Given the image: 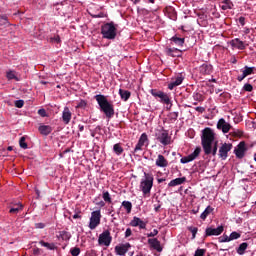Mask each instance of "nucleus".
I'll list each match as a JSON object with an SVG mask.
<instances>
[{
    "label": "nucleus",
    "instance_id": "f257e3e1",
    "mask_svg": "<svg viewBox=\"0 0 256 256\" xmlns=\"http://www.w3.org/2000/svg\"><path fill=\"white\" fill-rule=\"evenodd\" d=\"M202 147L205 155H217V142H215V132L211 128L202 131Z\"/></svg>",
    "mask_w": 256,
    "mask_h": 256
},
{
    "label": "nucleus",
    "instance_id": "f03ea898",
    "mask_svg": "<svg viewBox=\"0 0 256 256\" xmlns=\"http://www.w3.org/2000/svg\"><path fill=\"white\" fill-rule=\"evenodd\" d=\"M95 99L100 107V111L106 115V118L113 119L115 116V108L113 103L107 100V96L98 94L95 96Z\"/></svg>",
    "mask_w": 256,
    "mask_h": 256
},
{
    "label": "nucleus",
    "instance_id": "7ed1b4c3",
    "mask_svg": "<svg viewBox=\"0 0 256 256\" xmlns=\"http://www.w3.org/2000/svg\"><path fill=\"white\" fill-rule=\"evenodd\" d=\"M153 181V174L144 172V177L140 181V191H142L143 195H151Z\"/></svg>",
    "mask_w": 256,
    "mask_h": 256
},
{
    "label": "nucleus",
    "instance_id": "20e7f679",
    "mask_svg": "<svg viewBox=\"0 0 256 256\" xmlns=\"http://www.w3.org/2000/svg\"><path fill=\"white\" fill-rule=\"evenodd\" d=\"M101 34L104 39L113 40L117 37V26L110 22L101 26Z\"/></svg>",
    "mask_w": 256,
    "mask_h": 256
},
{
    "label": "nucleus",
    "instance_id": "39448f33",
    "mask_svg": "<svg viewBox=\"0 0 256 256\" xmlns=\"http://www.w3.org/2000/svg\"><path fill=\"white\" fill-rule=\"evenodd\" d=\"M101 225V210H96L91 213L89 229L92 231Z\"/></svg>",
    "mask_w": 256,
    "mask_h": 256
},
{
    "label": "nucleus",
    "instance_id": "423d86ee",
    "mask_svg": "<svg viewBox=\"0 0 256 256\" xmlns=\"http://www.w3.org/2000/svg\"><path fill=\"white\" fill-rule=\"evenodd\" d=\"M156 139L161 143V145H171V136H169V132H167V130H159L158 133H156Z\"/></svg>",
    "mask_w": 256,
    "mask_h": 256
},
{
    "label": "nucleus",
    "instance_id": "0eeeda50",
    "mask_svg": "<svg viewBox=\"0 0 256 256\" xmlns=\"http://www.w3.org/2000/svg\"><path fill=\"white\" fill-rule=\"evenodd\" d=\"M111 241H113V237H111V232L109 230H105L103 233L99 235V238H98L99 245H104L105 247H109V245H111Z\"/></svg>",
    "mask_w": 256,
    "mask_h": 256
},
{
    "label": "nucleus",
    "instance_id": "6e6552de",
    "mask_svg": "<svg viewBox=\"0 0 256 256\" xmlns=\"http://www.w3.org/2000/svg\"><path fill=\"white\" fill-rule=\"evenodd\" d=\"M232 149H233V144H231V143L222 144V146L219 148V152H218L220 159L225 161V159H227V157H229V151H231Z\"/></svg>",
    "mask_w": 256,
    "mask_h": 256
},
{
    "label": "nucleus",
    "instance_id": "1a4fd4ad",
    "mask_svg": "<svg viewBox=\"0 0 256 256\" xmlns=\"http://www.w3.org/2000/svg\"><path fill=\"white\" fill-rule=\"evenodd\" d=\"M198 155H201V148L197 147L193 153L189 154L188 156L182 157L180 159V163H191V161H195Z\"/></svg>",
    "mask_w": 256,
    "mask_h": 256
},
{
    "label": "nucleus",
    "instance_id": "9d476101",
    "mask_svg": "<svg viewBox=\"0 0 256 256\" xmlns=\"http://www.w3.org/2000/svg\"><path fill=\"white\" fill-rule=\"evenodd\" d=\"M247 151V146L245 142H240L234 149V153L238 159H243L245 157V152Z\"/></svg>",
    "mask_w": 256,
    "mask_h": 256
},
{
    "label": "nucleus",
    "instance_id": "9b49d317",
    "mask_svg": "<svg viewBox=\"0 0 256 256\" xmlns=\"http://www.w3.org/2000/svg\"><path fill=\"white\" fill-rule=\"evenodd\" d=\"M217 129H220L222 133H229V131H231V124L225 121V119L221 118L217 123Z\"/></svg>",
    "mask_w": 256,
    "mask_h": 256
},
{
    "label": "nucleus",
    "instance_id": "f8f14e48",
    "mask_svg": "<svg viewBox=\"0 0 256 256\" xmlns=\"http://www.w3.org/2000/svg\"><path fill=\"white\" fill-rule=\"evenodd\" d=\"M131 227H139V229H146L147 222L141 220V218L134 216L130 222Z\"/></svg>",
    "mask_w": 256,
    "mask_h": 256
},
{
    "label": "nucleus",
    "instance_id": "ddd939ff",
    "mask_svg": "<svg viewBox=\"0 0 256 256\" xmlns=\"http://www.w3.org/2000/svg\"><path fill=\"white\" fill-rule=\"evenodd\" d=\"M148 245H150L152 249H155V251H158V253H161V251H163V247H161V242L157 238L148 239Z\"/></svg>",
    "mask_w": 256,
    "mask_h": 256
},
{
    "label": "nucleus",
    "instance_id": "4468645a",
    "mask_svg": "<svg viewBox=\"0 0 256 256\" xmlns=\"http://www.w3.org/2000/svg\"><path fill=\"white\" fill-rule=\"evenodd\" d=\"M71 110L69 107H64V110L62 112V121L65 123V125H69L71 123V117H72Z\"/></svg>",
    "mask_w": 256,
    "mask_h": 256
},
{
    "label": "nucleus",
    "instance_id": "2eb2a0df",
    "mask_svg": "<svg viewBox=\"0 0 256 256\" xmlns=\"http://www.w3.org/2000/svg\"><path fill=\"white\" fill-rule=\"evenodd\" d=\"M230 45L231 47H233V49H239L240 51H243V49H245V43L239 38L231 40Z\"/></svg>",
    "mask_w": 256,
    "mask_h": 256
},
{
    "label": "nucleus",
    "instance_id": "dca6fc26",
    "mask_svg": "<svg viewBox=\"0 0 256 256\" xmlns=\"http://www.w3.org/2000/svg\"><path fill=\"white\" fill-rule=\"evenodd\" d=\"M223 233V226H218L217 228H207L206 235L211 237V235H221Z\"/></svg>",
    "mask_w": 256,
    "mask_h": 256
},
{
    "label": "nucleus",
    "instance_id": "f3484780",
    "mask_svg": "<svg viewBox=\"0 0 256 256\" xmlns=\"http://www.w3.org/2000/svg\"><path fill=\"white\" fill-rule=\"evenodd\" d=\"M181 83H183V77L182 76H177L175 78V80H172L168 84V89H170V91H173V89H175V87H179V85H181Z\"/></svg>",
    "mask_w": 256,
    "mask_h": 256
},
{
    "label": "nucleus",
    "instance_id": "a211bd4d",
    "mask_svg": "<svg viewBox=\"0 0 256 256\" xmlns=\"http://www.w3.org/2000/svg\"><path fill=\"white\" fill-rule=\"evenodd\" d=\"M169 165V161L165 159V156L159 154L156 159V167H162L165 168Z\"/></svg>",
    "mask_w": 256,
    "mask_h": 256
},
{
    "label": "nucleus",
    "instance_id": "6ab92c4d",
    "mask_svg": "<svg viewBox=\"0 0 256 256\" xmlns=\"http://www.w3.org/2000/svg\"><path fill=\"white\" fill-rule=\"evenodd\" d=\"M200 73L202 75H211L213 73V66L211 64H202L200 66Z\"/></svg>",
    "mask_w": 256,
    "mask_h": 256
},
{
    "label": "nucleus",
    "instance_id": "aec40b11",
    "mask_svg": "<svg viewBox=\"0 0 256 256\" xmlns=\"http://www.w3.org/2000/svg\"><path fill=\"white\" fill-rule=\"evenodd\" d=\"M165 53L169 57H181V50L177 48H166Z\"/></svg>",
    "mask_w": 256,
    "mask_h": 256
},
{
    "label": "nucleus",
    "instance_id": "412c9836",
    "mask_svg": "<svg viewBox=\"0 0 256 256\" xmlns=\"http://www.w3.org/2000/svg\"><path fill=\"white\" fill-rule=\"evenodd\" d=\"M187 181V178H176L174 180H171L168 184V187H177V185H183Z\"/></svg>",
    "mask_w": 256,
    "mask_h": 256
},
{
    "label": "nucleus",
    "instance_id": "4be33fe9",
    "mask_svg": "<svg viewBox=\"0 0 256 256\" xmlns=\"http://www.w3.org/2000/svg\"><path fill=\"white\" fill-rule=\"evenodd\" d=\"M158 99H160L161 103H165V105H170L168 109H171V98H169V95H167V93L162 92Z\"/></svg>",
    "mask_w": 256,
    "mask_h": 256
},
{
    "label": "nucleus",
    "instance_id": "5701e85b",
    "mask_svg": "<svg viewBox=\"0 0 256 256\" xmlns=\"http://www.w3.org/2000/svg\"><path fill=\"white\" fill-rule=\"evenodd\" d=\"M38 131L41 133V135H49L51 131H53V128L49 125H41L38 128Z\"/></svg>",
    "mask_w": 256,
    "mask_h": 256
},
{
    "label": "nucleus",
    "instance_id": "b1692460",
    "mask_svg": "<svg viewBox=\"0 0 256 256\" xmlns=\"http://www.w3.org/2000/svg\"><path fill=\"white\" fill-rule=\"evenodd\" d=\"M220 8L223 10V11H227L229 9H233V2H231L230 0H225V1H222L220 3Z\"/></svg>",
    "mask_w": 256,
    "mask_h": 256
},
{
    "label": "nucleus",
    "instance_id": "393cba45",
    "mask_svg": "<svg viewBox=\"0 0 256 256\" xmlns=\"http://www.w3.org/2000/svg\"><path fill=\"white\" fill-rule=\"evenodd\" d=\"M119 95L123 101H129V98L131 97V92H129V90L120 89Z\"/></svg>",
    "mask_w": 256,
    "mask_h": 256
},
{
    "label": "nucleus",
    "instance_id": "a878e982",
    "mask_svg": "<svg viewBox=\"0 0 256 256\" xmlns=\"http://www.w3.org/2000/svg\"><path fill=\"white\" fill-rule=\"evenodd\" d=\"M211 213H213V208L211 206H208L200 215V219H202V221H205V219H207V217H209Z\"/></svg>",
    "mask_w": 256,
    "mask_h": 256
},
{
    "label": "nucleus",
    "instance_id": "bb28decb",
    "mask_svg": "<svg viewBox=\"0 0 256 256\" xmlns=\"http://www.w3.org/2000/svg\"><path fill=\"white\" fill-rule=\"evenodd\" d=\"M171 41H173V43H175V45H177L178 47H183V45L185 44V38H179L177 36H173L171 38Z\"/></svg>",
    "mask_w": 256,
    "mask_h": 256
},
{
    "label": "nucleus",
    "instance_id": "cd10ccee",
    "mask_svg": "<svg viewBox=\"0 0 256 256\" xmlns=\"http://www.w3.org/2000/svg\"><path fill=\"white\" fill-rule=\"evenodd\" d=\"M247 247H249V244L246 242H243L242 244L239 245L237 248V253L238 255H245V251H247Z\"/></svg>",
    "mask_w": 256,
    "mask_h": 256
},
{
    "label": "nucleus",
    "instance_id": "c85d7f7f",
    "mask_svg": "<svg viewBox=\"0 0 256 256\" xmlns=\"http://www.w3.org/2000/svg\"><path fill=\"white\" fill-rule=\"evenodd\" d=\"M127 251H128V249H127V246H125V245L115 247L116 254H118L120 256L125 255V253H127Z\"/></svg>",
    "mask_w": 256,
    "mask_h": 256
},
{
    "label": "nucleus",
    "instance_id": "c756f323",
    "mask_svg": "<svg viewBox=\"0 0 256 256\" xmlns=\"http://www.w3.org/2000/svg\"><path fill=\"white\" fill-rule=\"evenodd\" d=\"M39 244L42 246V247H46V249H49V251H55L56 247H55V243H48V242H45V241H40Z\"/></svg>",
    "mask_w": 256,
    "mask_h": 256
},
{
    "label": "nucleus",
    "instance_id": "7c9ffc66",
    "mask_svg": "<svg viewBox=\"0 0 256 256\" xmlns=\"http://www.w3.org/2000/svg\"><path fill=\"white\" fill-rule=\"evenodd\" d=\"M113 151L116 155H122L123 154V146H121V144L117 143V144H114L113 146Z\"/></svg>",
    "mask_w": 256,
    "mask_h": 256
},
{
    "label": "nucleus",
    "instance_id": "2f4dec72",
    "mask_svg": "<svg viewBox=\"0 0 256 256\" xmlns=\"http://www.w3.org/2000/svg\"><path fill=\"white\" fill-rule=\"evenodd\" d=\"M138 142L142 143L144 146L147 147L149 145V138L146 133H142Z\"/></svg>",
    "mask_w": 256,
    "mask_h": 256
},
{
    "label": "nucleus",
    "instance_id": "473e14b6",
    "mask_svg": "<svg viewBox=\"0 0 256 256\" xmlns=\"http://www.w3.org/2000/svg\"><path fill=\"white\" fill-rule=\"evenodd\" d=\"M253 71H255V67H249V66H245L244 70L242 71V73L244 74V76H249V75H253Z\"/></svg>",
    "mask_w": 256,
    "mask_h": 256
},
{
    "label": "nucleus",
    "instance_id": "72a5a7b5",
    "mask_svg": "<svg viewBox=\"0 0 256 256\" xmlns=\"http://www.w3.org/2000/svg\"><path fill=\"white\" fill-rule=\"evenodd\" d=\"M102 198L104 199L105 203H113V200L111 199V194H109L108 191H103Z\"/></svg>",
    "mask_w": 256,
    "mask_h": 256
},
{
    "label": "nucleus",
    "instance_id": "f704fd0d",
    "mask_svg": "<svg viewBox=\"0 0 256 256\" xmlns=\"http://www.w3.org/2000/svg\"><path fill=\"white\" fill-rule=\"evenodd\" d=\"M122 207H124V209H126L127 213H131V209H133V204H131L130 201H123Z\"/></svg>",
    "mask_w": 256,
    "mask_h": 256
},
{
    "label": "nucleus",
    "instance_id": "c9c22d12",
    "mask_svg": "<svg viewBox=\"0 0 256 256\" xmlns=\"http://www.w3.org/2000/svg\"><path fill=\"white\" fill-rule=\"evenodd\" d=\"M23 209V205L21 204H16L14 207L10 209V213H19Z\"/></svg>",
    "mask_w": 256,
    "mask_h": 256
},
{
    "label": "nucleus",
    "instance_id": "e433bc0d",
    "mask_svg": "<svg viewBox=\"0 0 256 256\" xmlns=\"http://www.w3.org/2000/svg\"><path fill=\"white\" fill-rule=\"evenodd\" d=\"M150 93H151V95H152L153 97H158V99H159V98L161 97L163 91L157 90V89H152V90L150 91Z\"/></svg>",
    "mask_w": 256,
    "mask_h": 256
},
{
    "label": "nucleus",
    "instance_id": "4c0bfd02",
    "mask_svg": "<svg viewBox=\"0 0 256 256\" xmlns=\"http://www.w3.org/2000/svg\"><path fill=\"white\" fill-rule=\"evenodd\" d=\"M229 237L230 241H234L235 239H239L241 234L239 232H232Z\"/></svg>",
    "mask_w": 256,
    "mask_h": 256
},
{
    "label": "nucleus",
    "instance_id": "58836bf2",
    "mask_svg": "<svg viewBox=\"0 0 256 256\" xmlns=\"http://www.w3.org/2000/svg\"><path fill=\"white\" fill-rule=\"evenodd\" d=\"M143 147H145V144H142L141 142L138 141L134 148V153H137L138 151H142Z\"/></svg>",
    "mask_w": 256,
    "mask_h": 256
},
{
    "label": "nucleus",
    "instance_id": "ea45409f",
    "mask_svg": "<svg viewBox=\"0 0 256 256\" xmlns=\"http://www.w3.org/2000/svg\"><path fill=\"white\" fill-rule=\"evenodd\" d=\"M206 251L207 250H205V249L198 248L195 251L194 256H205Z\"/></svg>",
    "mask_w": 256,
    "mask_h": 256
},
{
    "label": "nucleus",
    "instance_id": "a19ab883",
    "mask_svg": "<svg viewBox=\"0 0 256 256\" xmlns=\"http://www.w3.org/2000/svg\"><path fill=\"white\" fill-rule=\"evenodd\" d=\"M70 253L72 256H79V254L81 253V249L74 247L70 250Z\"/></svg>",
    "mask_w": 256,
    "mask_h": 256
},
{
    "label": "nucleus",
    "instance_id": "79ce46f5",
    "mask_svg": "<svg viewBox=\"0 0 256 256\" xmlns=\"http://www.w3.org/2000/svg\"><path fill=\"white\" fill-rule=\"evenodd\" d=\"M19 145H20L21 149H27V144L25 142L24 136L20 138Z\"/></svg>",
    "mask_w": 256,
    "mask_h": 256
},
{
    "label": "nucleus",
    "instance_id": "37998d69",
    "mask_svg": "<svg viewBox=\"0 0 256 256\" xmlns=\"http://www.w3.org/2000/svg\"><path fill=\"white\" fill-rule=\"evenodd\" d=\"M219 239H220V243H229V241H231L230 236H227V235H223Z\"/></svg>",
    "mask_w": 256,
    "mask_h": 256
},
{
    "label": "nucleus",
    "instance_id": "c03bdc74",
    "mask_svg": "<svg viewBox=\"0 0 256 256\" xmlns=\"http://www.w3.org/2000/svg\"><path fill=\"white\" fill-rule=\"evenodd\" d=\"M188 230L192 233V239H195L198 231L197 227H189Z\"/></svg>",
    "mask_w": 256,
    "mask_h": 256
},
{
    "label": "nucleus",
    "instance_id": "a18cd8bd",
    "mask_svg": "<svg viewBox=\"0 0 256 256\" xmlns=\"http://www.w3.org/2000/svg\"><path fill=\"white\" fill-rule=\"evenodd\" d=\"M76 107L78 109H85V107H87V102H85V100H81Z\"/></svg>",
    "mask_w": 256,
    "mask_h": 256
},
{
    "label": "nucleus",
    "instance_id": "49530a36",
    "mask_svg": "<svg viewBox=\"0 0 256 256\" xmlns=\"http://www.w3.org/2000/svg\"><path fill=\"white\" fill-rule=\"evenodd\" d=\"M23 105H25V101H23V100L15 101V107H17L18 109H21L23 107Z\"/></svg>",
    "mask_w": 256,
    "mask_h": 256
},
{
    "label": "nucleus",
    "instance_id": "de8ad7c7",
    "mask_svg": "<svg viewBox=\"0 0 256 256\" xmlns=\"http://www.w3.org/2000/svg\"><path fill=\"white\" fill-rule=\"evenodd\" d=\"M193 99H194V101H203V96L199 93H194Z\"/></svg>",
    "mask_w": 256,
    "mask_h": 256
},
{
    "label": "nucleus",
    "instance_id": "09e8293b",
    "mask_svg": "<svg viewBox=\"0 0 256 256\" xmlns=\"http://www.w3.org/2000/svg\"><path fill=\"white\" fill-rule=\"evenodd\" d=\"M6 77H7V79H17V76H15V72L14 71L7 72Z\"/></svg>",
    "mask_w": 256,
    "mask_h": 256
},
{
    "label": "nucleus",
    "instance_id": "8fccbe9b",
    "mask_svg": "<svg viewBox=\"0 0 256 256\" xmlns=\"http://www.w3.org/2000/svg\"><path fill=\"white\" fill-rule=\"evenodd\" d=\"M243 89H244V91H247L248 93H251V91H253V85L245 84Z\"/></svg>",
    "mask_w": 256,
    "mask_h": 256
},
{
    "label": "nucleus",
    "instance_id": "3c124183",
    "mask_svg": "<svg viewBox=\"0 0 256 256\" xmlns=\"http://www.w3.org/2000/svg\"><path fill=\"white\" fill-rule=\"evenodd\" d=\"M156 235H159V230L154 229L152 232L147 234V237H156Z\"/></svg>",
    "mask_w": 256,
    "mask_h": 256
},
{
    "label": "nucleus",
    "instance_id": "603ef678",
    "mask_svg": "<svg viewBox=\"0 0 256 256\" xmlns=\"http://www.w3.org/2000/svg\"><path fill=\"white\" fill-rule=\"evenodd\" d=\"M133 235V232L131 231V228H127L125 232V237H131Z\"/></svg>",
    "mask_w": 256,
    "mask_h": 256
},
{
    "label": "nucleus",
    "instance_id": "864d4df0",
    "mask_svg": "<svg viewBox=\"0 0 256 256\" xmlns=\"http://www.w3.org/2000/svg\"><path fill=\"white\" fill-rule=\"evenodd\" d=\"M38 115H41V117H45L47 115V112L45 111V109H40L38 110Z\"/></svg>",
    "mask_w": 256,
    "mask_h": 256
},
{
    "label": "nucleus",
    "instance_id": "5fc2aeb1",
    "mask_svg": "<svg viewBox=\"0 0 256 256\" xmlns=\"http://www.w3.org/2000/svg\"><path fill=\"white\" fill-rule=\"evenodd\" d=\"M36 229H45V224H43V223H37V224H36Z\"/></svg>",
    "mask_w": 256,
    "mask_h": 256
},
{
    "label": "nucleus",
    "instance_id": "6e6d98bb",
    "mask_svg": "<svg viewBox=\"0 0 256 256\" xmlns=\"http://www.w3.org/2000/svg\"><path fill=\"white\" fill-rule=\"evenodd\" d=\"M195 111H198V113H203L205 111V108L198 106L195 108Z\"/></svg>",
    "mask_w": 256,
    "mask_h": 256
},
{
    "label": "nucleus",
    "instance_id": "4d7b16f0",
    "mask_svg": "<svg viewBox=\"0 0 256 256\" xmlns=\"http://www.w3.org/2000/svg\"><path fill=\"white\" fill-rule=\"evenodd\" d=\"M239 23H240V25H245V17H243V16H241L240 18H239Z\"/></svg>",
    "mask_w": 256,
    "mask_h": 256
},
{
    "label": "nucleus",
    "instance_id": "13d9d810",
    "mask_svg": "<svg viewBox=\"0 0 256 256\" xmlns=\"http://www.w3.org/2000/svg\"><path fill=\"white\" fill-rule=\"evenodd\" d=\"M245 77H247V76H245V74L242 73V75H240V76L237 77V80H238L239 82H241V81H243V79H245Z\"/></svg>",
    "mask_w": 256,
    "mask_h": 256
},
{
    "label": "nucleus",
    "instance_id": "bf43d9fd",
    "mask_svg": "<svg viewBox=\"0 0 256 256\" xmlns=\"http://www.w3.org/2000/svg\"><path fill=\"white\" fill-rule=\"evenodd\" d=\"M171 115H172V119L177 120V118L179 117V112H173Z\"/></svg>",
    "mask_w": 256,
    "mask_h": 256
},
{
    "label": "nucleus",
    "instance_id": "052dcab7",
    "mask_svg": "<svg viewBox=\"0 0 256 256\" xmlns=\"http://www.w3.org/2000/svg\"><path fill=\"white\" fill-rule=\"evenodd\" d=\"M73 219H81V215L79 213L74 214Z\"/></svg>",
    "mask_w": 256,
    "mask_h": 256
},
{
    "label": "nucleus",
    "instance_id": "680f3d73",
    "mask_svg": "<svg viewBox=\"0 0 256 256\" xmlns=\"http://www.w3.org/2000/svg\"><path fill=\"white\" fill-rule=\"evenodd\" d=\"M52 41L59 43L61 41V39L59 38V36H57V37L52 38Z\"/></svg>",
    "mask_w": 256,
    "mask_h": 256
},
{
    "label": "nucleus",
    "instance_id": "e2e57ef3",
    "mask_svg": "<svg viewBox=\"0 0 256 256\" xmlns=\"http://www.w3.org/2000/svg\"><path fill=\"white\" fill-rule=\"evenodd\" d=\"M231 63H233L235 65V63H237V58H235V56H233L231 58Z\"/></svg>",
    "mask_w": 256,
    "mask_h": 256
},
{
    "label": "nucleus",
    "instance_id": "0e129e2a",
    "mask_svg": "<svg viewBox=\"0 0 256 256\" xmlns=\"http://www.w3.org/2000/svg\"><path fill=\"white\" fill-rule=\"evenodd\" d=\"M98 205H99L100 207H105V202L100 201V202L98 203Z\"/></svg>",
    "mask_w": 256,
    "mask_h": 256
},
{
    "label": "nucleus",
    "instance_id": "69168bd1",
    "mask_svg": "<svg viewBox=\"0 0 256 256\" xmlns=\"http://www.w3.org/2000/svg\"><path fill=\"white\" fill-rule=\"evenodd\" d=\"M79 131H84L85 127L83 125L78 126Z\"/></svg>",
    "mask_w": 256,
    "mask_h": 256
},
{
    "label": "nucleus",
    "instance_id": "338daca9",
    "mask_svg": "<svg viewBox=\"0 0 256 256\" xmlns=\"http://www.w3.org/2000/svg\"><path fill=\"white\" fill-rule=\"evenodd\" d=\"M165 181V178H159L158 183H163Z\"/></svg>",
    "mask_w": 256,
    "mask_h": 256
},
{
    "label": "nucleus",
    "instance_id": "774afa93",
    "mask_svg": "<svg viewBox=\"0 0 256 256\" xmlns=\"http://www.w3.org/2000/svg\"><path fill=\"white\" fill-rule=\"evenodd\" d=\"M254 161L256 162V153L254 154Z\"/></svg>",
    "mask_w": 256,
    "mask_h": 256
}]
</instances>
